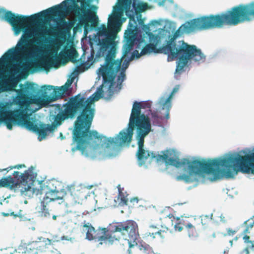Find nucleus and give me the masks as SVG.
I'll list each match as a JSON object with an SVG mask.
<instances>
[{"instance_id":"obj_48","label":"nucleus","mask_w":254,"mask_h":254,"mask_svg":"<svg viewBox=\"0 0 254 254\" xmlns=\"http://www.w3.org/2000/svg\"><path fill=\"white\" fill-rule=\"evenodd\" d=\"M25 246H26V245H24V244H23V245H20L17 248V249H16L14 250V252L18 253L19 254H20L21 252L22 253V252L23 251L24 247H25Z\"/></svg>"},{"instance_id":"obj_33","label":"nucleus","mask_w":254,"mask_h":254,"mask_svg":"<svg viewBox=\"0 0 254 254\" xmlns=\"http://www.w3.org/2000/svg\"><path fill=\"white\" fill-rule=\"evenodd\" d=\"M119 195L118 199H120V201L119 203V205L120 206L127 205V203L128 199L124 196L123 192L121 191V188H118Z\"/></svg>"},{"instance_id":"obj_27","label":"nucleus","mask_w":254,"mask_h":254,"mask_svg":"<svg viewBox=\"0 0 254 254\" xmlns=\"http://www.w3.org/2000/svg\"><path fill=\"white\" fill-rule=\"evenodd\" d=\"M44 55V52L40 50H36L30 54L26 59V62L28 63H34L37 60L40 58Z\"/></svg>"},{"instance_id":"obj_28","label":"nucleus","mask_w":254,"mask_h":254,"mask_svg":"<svg viewBox=\"0 0 254 254\" xmlns=\"http://www.w3.org/2000/svg\"><path fill=\"white\" fill-rule=\"evenodd\" d=\"M66 189L67 191L68 192L69 194V199H72L73 200V203H79V198L77 194H76L75 193H74V188L73 187V186L70 185V186H67L66 187Z\"/></svg>"},{"instance_id":"obj_9","label":"nucleus","mask_w":254,"mask_h":254,"mask_svg":"<svg viewBox=\"0 0 254 254\" xmlns=\"http://www.w3.org/2000/svg\"><path fill=\"white\" fill-rule=\"evenodd\" d=\"M110 14L108 18L107 27L105 24H102L99 27H95L97 35L93 38L97 49L94 61H98V59L102 57L106 54H116L117 45L115 41V33L111 30V28L119 25V22Z\"/></svg>"},{"instance_id":"obj_17","label":"nucleus","mask_w":254,"mask_h":254,"mask_svg":"<svg viewBox=\"0 0 254 254\" xmlns=\"http://www.w3.org/2000/svg\"><path fill=\"white\" fill-rule=\"evenodd\" d=\"M174 31L175 28L171 22L166 20L163 28L159 29L158 34L155 35L151 32L148 34L147 36L148 37L149 44L151 45L153 48H157V44H160L161 40H164L166 44H167V42L173 36Z\"/></svg>"},{"instance_id":"obj_10","label":"nucleus","mask_w":254,"mask_h":254,"mask_svg":"<svg viewBox=\"0 0 254 254\" xmlns=\"http://www.w3.org/2000/svg\"><path fill=\"white\" fill-rule=\"evenodd\" d=\"M26 118L27 119L26 128L36 133L38 135L39 141L46 139L48 132H54L64 121L69 120L60 104L56 106L54 111H50L49 121L51 125L45 124L35 117H30L29 115H26Z\"/></svg>"},{"instance_id":"obj_55","label":"nucleus","mask_w":254,"mask_h":254,"mask_svg":"<svg viewBox=\"0 0 254 254\" xmlns=\"http://www.w3.org/2000/svg\"><path fill=\"white\" fill-rule=\"evenodd\" d=\"M174 228L175 230H178L179 232H181L183 230V227L182 226H178L177 225H175Z\"/></svg>"},{"instance_id":"obj_22","label":"nucleus","mask_w":254,"mask_h":254,"mask_svg":"<svg viewBox=\"0 0 254 254\" xmlns=\"http://www.w3.org/2000/svg\"><path fill=\"white\" fill-rule=\"evenodd\" d=\"M17 183H15V180L11 176L3 177L0 180V187L8 188L14 190L15 192L19 191L17 188Z\"/></svg>"},{"instance_id":"obj_24","label":"nucleus","mask_w":254,"mask_h":254,"mask_svg":"<svg viewBox=\"0 0 254 254\" xmlns=\"http://www.w3.org/2000/svg\"><path fill=\"white\" fill-rule=\"evenodd\" d=\"M10 91V86L5 82H3L1 78H0V94L5 91ZM10 102L0 100V113L2 111H5V106L9 104Z\"/></svg>"},{"instance_id":"obj_62","label":"nucleus","mask_w":254,"mask_h":254,"mask_svg":"<svg viewBox=\"0 0 254 254\" xmlns=\"http://www.w3.org/2000/svg\"><path fill=\"white\" fill-rule=\"evenodd\" d=\"M13 216L14 218H16L18 217V215L17 214H15L14 212H11L9 213V216Z\"/></svg>"},{"instance_id":"obj_32","label":"nucleus","mask_w":254,"mask_h":254,"mask_svg":"<svg viewBox=\"0 0 254 254\" xmlns=\"http://www.w3.org/2000/svg\"><path fill=\"white\" fill-rule=\"evenodd\" d=\"M76 66L73 69V71L72 73H71V75H72L73 77L77 76L78 74V67L81 66L83 64H84L85 66H87V67H89L90 65L89 63L87 62V61L85 62L84 61H77L76 64Z\"/></svg>"},{"instance_id":"obj_39","label":"nucleus","mask_w":254,"mask_h":254,"mask_svg":"<svg viewBox=\"0 0 254 254\" xmlns=\"http://www.w3.org/2000/svg\"><path fill=\"white\" fill-rule=\"evenodd\" d=\"M162 21L163 20L162 19H153L150 21L149 24H150L151 27H155L157 25H160Z\"/></svg>"},{"instance_id":"obj_13","label":"nucleus","mask_w":254,"mask_h":254,"mask_svg":"<svg viewBox=\"0 0 254 254\" xmlns=\"http://www.w3.org/2000/svg\"><path fill=\"white\" fill-rule=\"evenodd\" d=\"M124 41L125 43L124 44L122 48L121 60L129 53L134 47H135L136 49H141V54H142V55L150 54L152 52L154 53L163 54V53L160 51V49L162 48V46L160 47L159 48H153L151 45L147 44L145 41V35L136 37L134 39L128 38L124 40Z\"/></svg>"},{"instance_id":"obj_31","label":"nucleus","mask_w":254,"mask_h":254,"mask_svg":"<svg viewBox=\"0 0 254 254\" xmlns=\"http://www.w3.org/2000/svg\"><path fill=\"white\" fill-rule=\"evenodd\" d=\"M137 233H138V231H137ZM138 235H139L138 234ZM138 238H139V236L137 237V239L135 240L136 243H137L136 241L137 240ZM135 246H138V248L140 250H143L144 252L146 254H150L151 253H153L152 248L151 247H150L149 245L145 244V243L143 244H140L139 245H138L137 243H136V245H135L132 248H133Z\"/></svg>"},{"instance_id":"obj_11","label":"nucleus","mask_w":254,"mask_h":254,"mask_svg":"<svg viewBox=\"0 0 254 254\" xmlns=\"http://www.w3.org/2000/svg\"><path fill=\"white\" fill-rule=\"evenodd\" d=\"M73 81L67 80L64 85L61 86H54L44 85L39 89L38 85L34 82L26 81L27 92L31 95V99L37 103L46 102H54L64 96L68 90Z\"/></svg>"},{"instance_id":"obj_38","label":"nucleus","mask_w":254,"mask_h":254,"mask_svg":"<svg viewBox=\"0 0 254 254\" xmlns=\"http://www.w3.org/2000/svg\"><path fill=\"white\" fill-rule=\"evenodd\" d=\"M243 225H246L247 227L252 229L254 226V216L250 218L249 219L245 221Z\"/></svg>"},{"instance_id":"obj_61","label":"nucleus","mask_w":254,"mask_h":254,"mask_svg":"<svg viewBox=\"0 0 254 254\" xmlns=\"http://www.w3.org/2000/svg\"><path fill=\"white\" fill-rule=\"evenodd\" d=\"M12 169H14V166H10L7 167V168L3 169V170H6L7 172H8L9 170H10Z\"/></svg>"},{"instance_id":"obj_46","label":"nucleus","mask_w":254,"mask_h":254,"mask_svg":"<svg viewBox=\"0 0 254 254\" xmlns=\"http://www.w3.org/2000/svg\"><path fill=\"white\" fill-rule=\"evenodd\" d=\"M164 231H162V230H159L157 232H155V233H150V232H148V233H146V236H152V238L153 239L155 238V235H157V234H160L162 232H164Z\"/></svg>"},{"instance_id":"obj_59","label":"nucleus","mask_w":254,"mask_h":254,"mask_svg":"<svg viewBox=\"0 0 254 254\" xmlns=\"http://www.w3.org/2000/svg\"><path fill=\"white\" fill-rule=\"evenodd\" d=\"M249 229H250V228L246 226V228L244 230L243 233V234L250 233Z\"/></svg>"},{"instance_id":"obj_2","label":"nucleus","mask_w":254,"mask_h":254,"mask_svg":"<svg viewBox=\"0 0 254 254\" xmlns=\"http://www.w3.org/2000/svg\"><path fill=\"white\" fill-rule=\"evenodd\" d=\"M103 97L104 91L101 86L87 98L78 93L69 97L61 106L69 120L73 121L76 119L72 132L71 144L76 143V145L72 148L73 152L80 150L82 155L89 157L88 146L93 152L102 153L103 150L105 157L106 153L111 151L113 137H107L100 134L96 130L90 129L96 113L94 101Z\"/></svg>"},{"instance_id":"obj_19","label":"nucleus","mask_w":254,"mask_h":254,"mask_svg":"<svg viewBox=\"0 0 254 254\" xmlns=\"http://www.w3.org/2000/svg\"><path fill=\"white\" fill-rule=\"evenodd\" d=\"M69 198L68 192L66 189H62L58 190V194L56 197V203L60 205L64 213H71V210L68 209L67 201Z\"/></svg>"},{"instance_id":"obj_37","label":"nucleus","mask_w":254,"mask_h":254,"mask_svg":"<svg viewBox=\"0 0 254 254\" xmlns=\"http://www.w3.org/2000/svg\"><path fill=\"white\" fill-rule=\"evenodd\" d=\"M43 208L41 211V216H43L45 217H49L50 216V214L48 210V209L46 208V205L45 203H41Z\"/></svg>"},{"instance_id":"obj_26","label":"nucleus","mask_w":254,"mask_h":254,"mask_svg":"<svg viewBox=\"0 0 254 254\" xmlns=\"http://www.w3.org/2000/svg\"><path fill=\"white\" fill-rule=\"evenodd\" d=\"M14 12L0 6V20L8 23Z\"/></svg>"},{"instance_id":"obj_40","label":"nucleus","mask_w":254,"mask_h":254,"mask_svg":"<svg viewBox=\"0 0 254 254\" xmlns=\"http://www.w3.org/2000/svg\"><path fill=\"white\" fill-rule=\"evenodd\" d=\"M124 71H120L119 75L118 76L117 78V82L120 83L121 82V83L122 84V82L124 81L126 79V74L123 73Z\"/></svg>"},{"instance_id":"obj_16","label":"nucleus","mask_w":254,"mask_h":254,"mask_svg":"<svg viewBox=\"0 0 254 254\" xmlns=\"http://www.w3.org/2000/svg\"><path fill=\"white\" fill-rule=\"evenodd\" d=\"M116 6L113 7V11L123 12L125 11L127 17L132 16L131 21L133 20L134 15H136V12H142L145 7L144 3L139 0H117Z\"/></svg>"},{"instance_id":"obj_52","label":"nucleus","mask_w":254,"mask_h":254,"mask_svg":"<svg viewBox=\"0 0 254 254\" xmlns=\"http://www.w3.org/2000/svg\"><path fill=\"white\" fill-rule=\"evenodd\" d=\"M90 47L92 48V51L91 52V56L90 57H88V61H90L93 59L94 55V52L93 51V48L92 47V45H90Z\"/></svg>"},{"instance_id":"obj_12","label":"nucleus","mask_w":254,"mask_h":254,"mask_svg":"<svg viewBox=\"0 0 254 254\" xmlns=\"http://www.w3.org/2000/svg\"><path fill=\"white\" fill-rule=\"evenodd\" d=\"M116 54H106L104 56L105 63L101 65L96 71L97 81H99L102 77V84L98 87L102 86V89L105 87L110 80H115L117 72L121 65V59L114 60Z\"/></svg>"},{"instance_id":"obj_5","label":"nucleus","mask_w":254,"mask_h":254,"mask_svg":"<svg viewBox=\"0 0 254 254\" xmlns=\"http://www.w3.org/2000/svg\"><path fill=\"white\" fill-rule=\"evenodd\" d=\"M30 15L13 13L8 23L10 25L11 30L15 36L22 35L18 39L16 45L9 49L0 58V66L6 65L9 60H17L19 57L23 55L27 51L31 40L38 38L35 44L42 50L50 51L56 43V37L54 35L44 34L45 28L40 24L39 20L34 22L33 27H23V24Z\"/></svg>"},{"instance_id":"obj_21","label":"nucleus","mask_w":254,"mask_h":254,"mask_svg":"<svg viewBox=\"0 0 254 254\" xmlns=\"http://www.w3.org/2000/svg\"><path fill=\"white\" fill-rule=\"evenodd\" d=\"M157 2L159 6H164L166 9L174 11L173 15L175 17L177 16L179 11H183L178 7L177 4L174 3L173 0H159Z\"/></svg>"},{"instance_id":"obj_57","label":"nucleus","mask_w":254,"mask_h":254,"mask_svg":"<svg viewBox=\"0 0 254 254\" xmlns=\"http://www.w3.org/2000/svg\"><path fill=\"white\" fill-rule=\"evenodd\" d=\"M248 4L254 11V0L251 2L248 3Z\"/></svg>"},{"instance_id":"obj_60","label":"nucleus","mask_w":254,"mask_h":254,"mask_svg":"<svg viewBox=\"0 0 254 254\" xmlns=\"http://www.w3.org/2000/svg\"><path fill=\"white\" fill-rule=\"evenodd\" d=\"M50 252L51 253H55V252H57V254H61V253H60V251H58L57 249H54L53 250L50 251Z\"/></svg>"},{"instance_id":"obj_29","label":"nucleus","mask_w":254,"mask_h":254,"mask_svg":"<svg viewBox=\"0 0 254 254\" xmlns=\"http://www.w3.org/2000/svg\"><path fill=\"white\" fill-rule=\"evenodd\" d=\"M115 84V80H113V81L110 80L109 82V83L108 84H109L108 88V95L106 96H104V97L103 98L107 101H110L111 100L112 96L114 95V94L115 93H116L115 91V89H114V86Z\"/></svg>"},{"instance_id":"obj_4","label":"nucleus","mask_w":254,"mask_h":254,"mask_svg":"<svg viewBox=\"0 0 254 254\" xmlns=\"http://www.w3.org/2000/svg\"><path fill=\"white\" fill-rule=\"evenodd\" d=\"M183 164L187 165L186 174L176 177L178 181L186 184L194 183L193 187L205 183V175L212 174L211 181L224 176L227 179L234 178L238 172L254 174V147L251 149L245 148L238 152H228L213 159L202 158L185 159Z\"/></svg>"},{"instance_id":"obj_3","label":"nucleus","mask_w":254,"mask_h":254,"mask_svg":"<svg viewBox=\"0 0 254 254\" xmlns=\"http://www.w3.org/2000/svg\"><path fill=\"white\" fill-rule=\"evenodd\" d=\"M152 102L147 100L141 102L135 101L132 104L129 122L127 127L113 137L112 149L111 152L106 153V157L112 158L116 157L120 151V147L126 143L129 145L133 134V128L136 129L135 138L137 141L138 149L136 155L137 164L139 167L143 166L147 169L148 166L145 164L149 159V163L154 159L157 162L163 160L166 165H170L177 168H182L183 173L188 172L186 169L187 165L183 164L184 158L180 160L178 156H176L175 150H167L166 154L161 155L156 152L144 149L145 137L153 131L149 115L153 111L151 109Z\"/></svg>"},{"instance_id":"obj_15","label":"nucleus","mask_w":254,"mask_h":254,"mask_svg":"<svg viewBox=\"0 0 254 254\" xmlns=\"http://www.w3.org/2000/svg\"><path fill=\"white\" fill-rule=\"evenodd\" d=\"M40 185V188L37 189L34 187H32L30 190H28V194L27 196L29 197H32L34 194L36 195L38 194H44L43 197V200L41 201V203H45L47 204L51 202H56V197L57 194H58V190H57L56 186L52 182H49L47 185H45L43 184V180H36Z\"/></svg>"},{"instance_id":"obj_23","label":"nucleus","mask_w":254,"mask_h":254,"mask_svg":"<svg viewBox=\"0 0 254 254\" xmlns=\"http://www.w3.org/2000/svg\"><path fill=\"white\" fill-rule=\"evenodd\" d=\"M55 242L54 241L53 242L52 240L49 239H43V243L42 245H40V242L38 241H33L31 242V244L34 245L35 249L37 251V253L39 252L43 253L46 251L48 248V246L53 245V243Z\"/></svg>"},{"instance_id":"obj_6","label":"nucleus","mask_w":254,"mask_h":254,"mask_svg":"<svg viewBox=\"0 0 254 254\" xmlns=\"http://www.w3.org/2000/svg\"><path fill=\"white\" fill-rule=\"evenodd\" d=\"M83 227L86 231V239L89 241L95 240V241L99 242L97 245V248H99L103 244L110 246L113 244L115 241H119L120 237L109 234V232L111 233L120 232L125 240H127V238L124 236L127 235L128 239L127 240L129 248H132L136 245L135 240L138 237L137 224L131 220L113 223L110 224L107 228L99 227L96 230L89 223L84 224Z\"/></svg>"},{"instance_id":"obj_20","label":"nucleus","mask_w":254,"mask_h":254,"mask_svg":"<svg viewBox=\"0 0 254 254\" xmlns=\"http://www.w3.org/2000/svg\"><path fill=\"white\" fill-rule=\"evenodd\" d=\"M155 105L156 107L155 111L158 112L160 110H165V118L167 120L170 118L169 113L172 108V103L167 101L164 96L160 97Z\"/></svg>"},{"instance_id":"obj_25","label":"nucleus","mask_w":254,"mask_h":254,"mask_svg":"<svg viewBox=\"0 0 254 254\" xmlns=\"http://www.w3.org/2000/svg\"><path fill=\"white\" fill-rule=\"evenodd\" d=\"M149 115L151 116L150 117L151 123H152L153 126L161 127L163 130H165V128L164 126H163L162 122L164 118L159 116L158 114V112L153 110V112H151Z\"/></svg>"},{"instance_id":"obj_56","label":"nucleus","mask_w":254,"mask_h":254,"mask_svg":"<svg viewBox=\"0 0 254 254\" xmlns=\"http://www.w3.org/2000/svg\"><path fill=\"white\" fill-rule=\"evenodd\" d=\"M71 239V238H68L67 236H62L61 238V240H67V241H69V240H70Z\"/></svg>"},{"instance_id":"obj_14","label":"nucleus","mask_w":254,"mask_h":254,"mask_svg":"<svg viewBox=\"0 0 254 254\" xmlns=\"http://www.w3.org/2000/svg\"><path fill=\"white\" fill-rule=\"evenodd\" d=\"M35 167L31 166L28 170H25L23 173L20 174L18 171H14L12 175L16 179L15 183H17V188L19 190L20 194L23 196H27L28 190H30L36 181L37 173L34 172Z\"/></svg>"},{"instance_id":"obj_7","label":"nucleus","mask_w":254,"mask_h":254,"mask_svg":"<svg viewBox=\"0 0 254 254\" xmlns=\"http://www.w3.org/2000/svg\"><path fill=\"white\" fill-rule=\"evenodd\" d=\"M19 86L20 89L16 91V95L12 96V101L5 106L6 110L0 113V125L3 124L9 130L15 126L26 128V116L30 110L29 104H38L30 99L31 95L27 92L25 84L20 83Z\"/></svg>"},{"instance_id":"obj_1","label":"nucleus","mask_w":254,"mask_h":254,"mask_svg":"<svg viewBox=\"0 0 254 254\" xmlns=\"http://www.w3.org/2000/svg\"><path fill=\"white\" fill-rule=\"evenodd\" d=\"M253 20L254 11L248 3L240 4L220 14L193 18L182 24L167 44L162 46L160 51L167 55L168 62L177 60L174 78L179 80L180 75L185 71V67L188 66L189 63H203L206 56L196 45L189 44L184 40L177 41L178 37L195 30L220 28L224 24L235 26L244 22Z\"/></svg>"},{"instance_id":"obj_30","label":"nucleus","mask_w":254,"mask_h":254,"mask_svg":"<svg viewBox=\"0 0 254 254\" xmlns=\"http://www.w3.org/2000/svg\"><path fill=\"white\" fill-rule=\"evenodd\" d=\"M24 247L23 251L22 252V254H38L37 251L35 249L34 245L31 244V242L26 244L24 243Z\"/></svg>"},{"instance_id":"obj_64","label":"nucleus","mask_w":254,"mask_h":254,"mask_svg":"<svg viewBox=\"0 0 254 254\" xmlns=\"http://www.w3.org/2000/svg\"><path fill=\"white\" fill-rule=\"evenodd\" d=\"M244 252H245L246 254H250V252L248 248H246L244 250Z\"/></svg>"},{"instance_id":"obj_44","label":"nucleus","mask_w":254,"mask_h":254,"mask_svg":"<svg viewBox=\"0 0 254 254\" xmlns=\"http://www.w3.org/2000/svg\"><path fill=\"white\" fill-rule=\"evenodd\" d=\"M43 70V68L40 65H37L36 67L32 68L30 70V73L33 74L36 72H40Z\"/></svg>"},{"instance_id":"obj_51","label":"nucleus","mask_w":254,"mask_h":254,"mask_svg":"<svg viewBox=\"0 0 254 254\" xmlns=\"http://www.w3.org/2000/svg\"><path fill=\"white\" fill-rule=\"evenodd\" d=\"M173 95H172L171 93L169 94V95L167 97H165V100L168 101L169 103H172V100L173 98Z\"/></svg>"},{"instance_id":"obj_53","label":"nucleus","mask_w":254,"mask_h":254,"mask_svg":"<svg viewBox=\"0 0 254 254\" xmlns=\"http://www.w3.org/2000/svg\"><path fill=\"white\" fill-rule=\"evenodd\" d=\"M14 169H20L22 168H26V166L24 164H18L14 166Z\"/></svg>"},{"instance_id":"obj_42","label":"nucleus","mask_w":254,"mask_h":254,"mask_svg":"<svg viewBox=\"0 0 254 254\" xmlns=\"http://www.w3.org/2000/svg\"><path fill=\"white\" fill-rule=\"evenodd\" d=\"M243 239L244 241V243H251V248H254V244L253 243V241L249 240V239H250L249 236H248L247 235H245V236L243 237Z\"/></svg>"},{"instance_id":"obj_18","label":"nucleus","mask_w":254,"mask_h":254,"mask_svg":"<svg viewBox=\"0 0 254 254\" xmlns=\"http://www.w3.org/2000/svg\"><path fill=\"white\" fill-rule=\"evenodd\" d=\"M127 17L129 18V22L127 28L125 32L124 40L128 38L134 39L136 37L145 35L140 29V27L144 24V19L141 18V14H139L136 16L134 15L133 20L135 21L134 23H133V21L131 20L132 18V16Z\"/></svg>"},{"instance_id":"obj_63","label":"nucleus","mask_w":254,"mask_h":254,"mask_svg":"<svg viewBox=\"0 0 254 254\" xmlns=\"http://www.w3.org/2000/svg\"><path fill=\"white\" fill-rule=\"evenodd\" d=\"M1 214L4 217H7L9 216V213H6L4 212H1Z\"/></svg>"},{"instance_id":"obj_47","label":"nucleus","mask_w":254,"mask_h":254,"mask_svg":"<svg viewBox=\"0 0 254 254\" xmlns=\"http://www.w3.org/2000/svg\"><path fill=\"white\" fill-rule=\"evenodd\" d=\"M180 85H176L173 88L171 92L170 93L172 95L174 96V95L177 93L180 89Z\"/></svg>"},{"instance_id":"obj_8","label":"nucleus","mask_w":254,"mask_h":254,"mask_svg":"<svg viewBox=\"0 0 254 254\" xmlns=\"http://www.w3.org/2000/svg\"><path fill=\"white\" fill-rule=\"evenodd\" d=\"M78 0H64L59 4L30 15V20L35 21L38 19L41 25L45 28L44 34L53 33L61 24L63 19L79 8Z\"/></svg>"},{"instance_id":"obj_45","label":"nucleus","mask_w":254,"mask_h":254,"mask_svg":"<svg viewBox=\"0 0 254 254\" xmlns=\"http://www.w3.org/2000/svg\"><path fill=\"white\" fill-rule=\"evenodd\" d=\"M227 233L223 234V236L226 237L227 236H233L235 234L237 231L232 230L231 228L227 229Z\"/></svg>"},{"instance_id":"obj_49","label":"nucleus","mask_w":254,"mask_h":254,"mask_svg":"<svg viewBox=\"0 0 254 254\" xmlns=\"http://www.w3.org/2000/svg\"><path fill=\"white\" fill-rule=\"evenodd\" d=\"M122 84L121 83V82L120 83L117 82V86H116V89H115V91L117 93H118L119 92H120V91L122 89Z\"/></svg>"},{"instance_id":"obj_35","label":"nucleus","mask_w":254,"mask_h":254,"mask_svg":"<svg viewBox=\"0 0 254 254\" xmlns=\"http://www.w3.org/2000/svg\"><path fill=\"white\" fill-rule=\"evenodd\" d=\"M141 56H143L142 54H141V52L139 53L138 51L136 49L133 51V52L131 53L130 56L127 59V62H130V61L133 60L134 59H138Z\"/></svg>"},{"instance_id":"obj_43","label":"nucleus","mask_w":254,"mask_h":254,"mask_svg":"<svg viewBox=\"0 0 254 254\" xmlns=\"http://www.w3.org/2000/svg\"><path fill=\"white\" fill-rule=\"evenodd\" d=\"M127 59H125L123 62V64L121 71H124L123 73H125L126 69L128 67L129 62H127Z\"/></svg>"},{"instance_id":"obj_34","label":"nucleus","mask_w":254,"mask_h":254,"mask_svg":"<svg viewBox=\"0 0 254 254\" xmlns=\"http://www.w3.org/2000/svg\"><path fill=\"white\" fill-rule=\"evenodd\" d=\"M213 214L210 215H202L200 216L201 218V223L202 225L205 226L207 225L208 222L212 219Z\"/></svg>"},{"instance_id":"obj_41","label":"nucleus","mask_w":254,"mask_h":254,"mask_svg":"<svg viewBox=\"0 0 254 254\" xmlns=\"http://www.w3.org/2000/svg\"><path fill=\"white\" fill-rule=\"evenodd\" d=\"M10 80L11 82V85H9L10 89L11 88H14L16 87L18 84V80L14 77H11Z\"/></svg>"},{"instance_id":"obj_50","label":"nucleus","mask_w":254,"mask_h":254,"mask_svg":"<svg viewBox=\"0 0 254 254\" xmlns=\"http://www.w3.org/2000/svg\"><path fill=\"white\" fill-rule=\"evenodd\" d=\"M173 95H172L171 93L169 94V95L167 97H165V100L168 101L169 103H172V100L173 98Z\"/></svg>"},{"instance_id":"obj_58","label":"nucleus","mask_w":254,"mask_h":254,"mask_svg":"<svg viewBox=\"0 0 254 254\" xmlns=\"http://www.w3.org/2000/svg\"><path fill=\"white\" fill-rule=\"evenodd\" d=\"M130 201L131 202H134V201H135L136 202H138V199L137 197H133V198H130Z\"/></svg>"},{"instance_id":"obj_54","label":"nucleus","mask_w":254,"mask_h":254,"mask_svg":"<svg viewBox=\"0 0 254 254\" xmlns=\"http://www.w3.org/2000/svg\"><path fill=\"white\" fill-rule=\"evenodd\" d=\"M80 186H81L82 188H86L88 190L91 189L93 187V185L86 186L85 185H82V184H81Z\"/></svg>"},{"instance_id":"obj_36","label":"nucleus","mask_w":254,"mask_h":254,"mask_svg":"<svg viewBox=\"0 0 254 254\" xmlns=\"http://www.w3.org/2000/svg\"><path fill=\"white\" fill-rule=\"evenodd\" d=\"M150 24H143L142 26H141L140 27V29H141V31L142 30L143 32H145V33H144L145 35H147L148 34H149V33H151L150 31L152 30V29H150ZM155 27H153L152 28V30H154V29Z\"/></svg>"}]
</instances>
